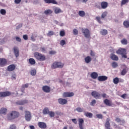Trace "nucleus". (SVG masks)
<instances>
[{
  "label": "nucleus",
  "mask_w": 129,
  "mask_h": 129,
  "mask_svg": "<svg viewBox=\"0 0 129 129\" xmlns=\"http://www.w3.org/2000/svg\"><path fill=\"white\" fill-rule=\"evenodd\" d=\"M127 3H128V0H122L121 2V6H123V5L127 4Z\"/></svg>",
  "instance_id": "49530a36"
},
{
  "label": "nucleus",
  "mask_w": 129,
  "mask_h": 129,
  "mask_svg": "<svg viewBox=\"0 0 129 129\" xmlns=\"http://www.w3.org/2000/svg\"><path fill=\"white\" fill-rule=\"evenodd\" d=\"M100 34L103 36H105L107 34V30L106 29H102L100 31Z\"/></svg>",
  "instance_id": "7c9ffc66"
},
{
  "label": "nucleus",
  "mask_w": 129,
  "mask_h": 129,
  "mask_svg": "<svg viewBox=\"0 0 129 129\" xmlns=\"http://www.w3.org/2000/svg\"><path fill=\"white\" fill-rule=\"evenodd\" d=\"M34 56L37 60H38V61H45L46 60V56L40 52H34Z\"/></svg>",
  "instance_id": "f03ea898"
},
{
  "label": "nucleus",
  "mask_w": 129,
  "mask_h": 129,
  "mask_svg": "<svg viewBox=\"0 0 129 129\" xmlns=\"http://www.w3.org/2000/svg\"><path fill=\"white\" fill-rule=\"evenodd\" d=\"M121 43L122 45H126L127 44V40L126 39L124 38L122 40H121Z\"/></svg>",
  "instance_id": "ea45409f"
},
{
  "label": "nucleus",
  "mask_w": 129,
  "mask_h": 129,
  "mask_svg": "<svg viewBox=\"0 0 129 129\" xmlns=\"http://www.w3.org/2000/svg\"><path fill=\"white\" fill-rule=\"evenodd\" d=\"M98 80L99 81H105L107 80V77L105 76H100L98 77Z\"/></svg>",
  "instance_id": "f3484780"
},
{
  "label": "nucleus",
  "mask_w": 129,
  "mask_h": 129,
  "mask_svg": "<svg viewBox=\"0 0 129 129\" xmlns=\"http://www.w3.org/2000/svg\"><path fill=\"white\" fill-rule=\"evenodd\" d=\"M104 103L108 106H111V105H112V103L111 102V101L107 99H105V100H104Z\"/></svg>",
  "instance_id": "6ab92c4d"
},
{
  "label": "nucleus",
  "mask_w": 129,
  "mask_h": 129,
  "mask_svg": "<svg viewBox=\"0 0 129 129\" xmlns=\"http://www.w3.org/2000/svg\"><path fill=\"white\" fill-rule=\"evenodd\" d=\"M126 72H127V68L123 69L121 72V75H125V74H126Z\"/></svg>",
  "instance_id": "f704fd0d"
},
{
  "label": "nucleus",
  "mask_w": 129,
  "mask_h": 129,
  "mask_svg": "<svg viewBox=\"0 0 129 129\" xmlns=\"http://www.w3.org/2000/svg\"><path fill=\"white\" fill-rule=\"evenodd\" d=\"M51 67L52 69H56V68H63V67H64V63L61 62L55 61L52 64Z\"/></svg>",
  "instance_id": "7ed1b4c3"
},
{
  "label": "nucleus",
  "mask_w": 129,
  "mask_h": 129,
  "mask_svg": "<svg viewBox=\"0 0 129 129\" xmlns=\"http://www.w3.org/2000/svg\"><path fill=\"white\" fill-rule=\"evenodd\" d=\"M7 63H8V61L6 58H0V66L1 67H5V66L7 65Z\"/></svg>",
  "instance_id": "6e6552de"
},
{
  "label": "nucleus",
  "mask_w": 129,
  "mask_h": 129,
  "mask_svg": "<svg viewBox=\"0 0 129 129\" xmlns=\"http://www.w3.org/2000/svg\"><path fill=\"white\" fill-rule=\"evenodd\" d=\"M116 53L118 55H122L123 54H126V49L124 48H119L118 50H117L116 51Z\"/></svg>",
  "instance_id": "0eeeda50"
},
{
  "label": "nucleus",
  "mask_w": 129,
  "mask_h": 129,
  "mask_svg": "<svg viewBox=\"0 0 129 129\" xmlns=\"http://www.w3.org/2000/svg\"><path fill=\"white\" fill-rule=\"evenodd\" d=\"M106 16H107V12H104L102 14L101 18V19H104V18H105V17H106Z\"/></svg>",
  "instance_id": "79ce46f5"
},
{
  "label": "nucleus",
  "mask_w": 129,
  "mask_h": 129,
  "mask_svg": "<svg viewBox=\"0 0 129 129\" xmlns=\"http://www.w3.org/2000/svg\"><path fill=\"white\" fill-rule=\"evenodd\" d=\"M21 2H22V0H15L14 3L16 4L17 5H19V4L21 3Z\"/></svg>",
  "instance_id": "4d7b16f0"
},
{
  "label": "nucleus",
  "mask_w": 129,
  "mask_h": 129,
  "mask_svg": "<svg viewBox=\"0 0 129 129\" xmlns=\"http://www.w3.org/2000/svg\"><path fill=\"white\" fill-rule=\"evenodd\" d=\"M12 79H13L14 80H16L17 78V75L16 74H13L11 77Z\"/></svg>",
  "instance_id": "864d4df0"
},
{
  "label": "nucleus",
  "mask_w": 129,
  "mask_h": 129,
  "mask_svg": "<svg viewBox=\"0 0 129 129\" xmlns=\"http://www.w3.org/2000/svg\"><path fill=\"white\" fill-rule=\"evenodd\" d=\"M7 112H8V110L7 108H2L0 109L1 114H7Z\"/></svg>",
  "instance_id": "393cba45"
},
{
  "label": "nucleus",
  "mask_w": 129,
  "mask_h": 129,
  "mask_svg": "<svg viewBox=\"0 0 129 129\" xmlns=\"http://www.w3.org/2000/svg\"><path fill=\"white\" fill-rule=\"evenodd\" d=\"M37 73V71L36 70H32L31 71V75H32V76H35Z\"/></svg>",
  "instance_id": "a18cd8bd"
},
{
  "label": "nucleus",
  "mask_w": 129,
  "mask_h": 129,
  "mask_svg": "<svg viewBox=\"0 0 129 129\" xmlns=\"http://www.w3.org/2000/svg\"><path fill=\"white\" fill-rule=\"evenodd\" d=\"M91 60H92V59L89 56H88L85 58V61L87 64H88V63H90V62H91Z\"/></svg>",
  "instance_id": "bb28decb"
},
{
  "label": "nucleus",
  "mask_w": 129,
  "mask_h": 129,
  "mask_svg": "<svg viewBox=\"0 0 129 129\" xmlns=\"http://www.w3.org/2000/svg\"><path fill=\"white\" fill-rule=\"evenodd\" d=\"M20 116V112L17 111H11L8 115V118L9 120H13V119H16Z\"/></svg>",
  "instance_id": "f257e3e1"
},
{
  "label": "nucleus",
  "mask_w": 129,
  "mask_h": 129,
  "mask_svg": "<svg viewBox=\"0 0 129 129\" xmlns=\"http://www.w3.org/2000/svg\"><path fill=\"white\" fill-rule=\"evenodd\" d=\"M26 103H28V100H27L18 101L16 102V104H18V105H24V104H26Z\"/></svg>",
  "instance_id": "412c9836"
},
{
  "label": "nucleus",
  "mask_w": 129,
  "mask_h": 129,
  "mask_svg": "<svg viewBox=\"0 0 129 129\" xmlns=\"http://www.w3.org/2000/svg\"><path fill=\"white\" fill-rule=\"evenodd\" d=\"M16 128H17V126H16V125H15V124H12L10 126V129H16Z\"/></svg>",
  "instance_id": "3c124183"
},
{
  "label": "nucleus",
  "mask_w": 129,
  "mask_h": 129,
  "mask_svg": "<svg viewBox=\"0 0 129 129\" xmlns=\"http://www.w3.org/2000/svg\"><path fill=\"white\" fill-rule=\"evenodd\" d=\"M23 39L24 40H28V35H23Z\"/></svg>",
  "instance_id": "69168bd1"
},
{
  "label": "nucleus",
  "mask_w": 129,
  "mask_h": 129,
  "mask_svg": "<svg viewBox=\"0 0 129 129\" xmlns=\"http://www.w3.org/2000/svg\"><path fill=\"white\" fill-rule=\"evenodd\" d=\"M84 115H85V116H86L87 117H89L90 118H91L92 116H93V114H92V113L86 112L84 113Z\"/></svg>",
  "instance_id": "a878e982"
},
{
  "label": "nucleus",
  "mask_w": 129,
  "mask_h": 129,
  "mask_svg": "<svg viewBox=\"0 0 129 129\" xmlns=\"http://www.w3.org/2000/svg\"><path fill=\"white\" fill-rule=\"evenodd\" d=\"M49 54L50 55H55V54H56V52L54 50H51L49 51Z\"/></svg>",
  "instance_id": "13d9d810"
},
{
  "label": "nucleus",
  "mask_w": 129,
  "mask_h": 129,
  "mask_svg": "<svg viewBox=\"0 0 129 129\" xmlns=\"http://www.w3.org/2000/svg\"><path fill=\"white\" fill-rule=\"evenodd\" d=\"M32 116H31V112L28 111H25V119L27 121H30L31 120Z\"/></svg>",
  "instance_id": "9d476101"
},
{
  "label": "nucleus",
  "mask_w": 129,
  "mask_h": 129,
  "mask_svg": "<svg viewBox=\"0 0 129 129\" xmlns=\"http://www.w3.org/2000/svg\"><path fill=\"white\" fill-rule=\"evenodd\" d=\"M109 121H110V119L109 118L106 119V121L105 123V128H110V123H109Z\"/></svg>",
  "instance_id": "4be33fe9"
},
{
  "label": "nucleus",
  "mask_w": 129,
  "mask_h": 129,
  "mask_svg": "<svg viewBox=\"0 0 129 129\" xmlns=\"http://www.w3.org/2000/svg\"><path fill=\"white\" fill-rule=\"evenodd\" d=\"M101 9H105L107 7H108V3L105 2H102L101 3Z\"/></svg>",
  "instance_id": "a211bd4d"
},
{
  "label": "nucleus",
  "mask_w": 129,
  "mask_h": 129,
  "mask_svg": "<svg viewBox=\"0 0 129 129\" xmlns=\"http://www.w3.org/2000/svg\"><path fill=\"white\" fill-rule=\"evenodd\" d=\"M12 95V93L10 91L0 92V98H4Z\"/></svg>",
  "instance_id": "39448f33"
},
{
  "label": "nucleus",
  "mask_w": 129,
  "mask_h": 129,
  "mask_svg": "<svg viewBox=\"0 0 129 129\" xmlns=\"http://www.w3.org/2000/svg\"><path fill=\"white\" fill-rule=\"evenodd\" d=\"M96 103V101L95 100H93L91 102V105H93V106Z\"/></svg>",
  "instance_id": "680f3d73"
},
{
  "label": "nucleus",
  "mask_w": 129,
  "mask_h": 129,
  "mask_svg": "<svg viewBox=\"0 0 129 129\" xmlns=\"http://www.w3.org/2000/svg\"><path fill=\"white\" fill-rule=\"evenodd\" d=\"M45 4H53V5H57V2L55 0H44Z\"/></svg>",
  "instance_id": "5701e85b"
},
{
  "label": "nucleus",
  "mask_w": 129,
  "mask_h": 129,
  "mask_svg": "<svg viewBox=\"0 0 129 129\" xmlns=\"http://www.w3.org/2000/svg\"><path fill=\"white\" fill-rule=\"evenodd\" d=\"M123 25L124 26L125 28H129V21H124Z\"/></svg>",
  "instance_id": "e433bc0d"
},
{
  "label": "nucleus",
  "mask_w": 129,
  "mask_h": 129,
  "mask_svg": "<svg viewBox=\"0 0 129 129\" xmlns=\"http://www.w3.org/2000/svg\"><path fill=\"white\" fill-rule=\"evenodd\" d=\"M42 90L46 93H49L51 92V88L49 86H43L42 87Z\"/></svg>",
  "instance_id": "1a4fd4ad"
},
{
  "label": "nucleus",
  "mask_w": 129,
  "mask_h": 129,
  "mask_svg": "<svg viewBox=\"0 0 129 129\" xmlns=\"http://www.w3.org/2000/svg\"><path fill=\"white\" fill-rule=\"evenodd\" d=\"M23 27V24H19L17 27L16 29L17 30H19L20 28H22Z\"/></svg>",
  "instance_id": "0e129e2a"
},
{
  "label": "nucleus",
  "mask_w": 129,
  "mask_h": 129,
  "mask_svg": "<svg viewBox=\"0 0 129 129\" xmlns=\"http://www.w3.org/2000/svg\"><path fill=\"white\" fill-rule=\"evenodd\" d=\"M79 121V126L80 127V129H84L83 128V123H84V120L83 118H79L78 119Z\"/></svg>",
  "instance_id": "f8f14e48"
},
{
  "label": "nucleus",
  "mask_w": 129,
  "mask_h": 129,
  "mask_svg": "<svg viewBox=\"0 0 129 129\" xmlns=\"http://www.w3.org/2000/svg\"><path fill=\"white\" fill-rule=\"evenodd\" d=\"M91 95L92 96L94 97V98H96V99H100V98H101L100 97V94L95 91H93V92H92Z\"/></svg>",
  "instance_id": "423d86ee"
},
{
  "label": "nucleus",
  "mask_w": 129,
  "mask_h": 129,
  "mask_svg": "<svg viewBox=\"0 0 129 129\" xmlns=\"http://www.w3.org/2000/svg\"><path fill=\"white\" fill-rule=\"evenodd\" d=\"M38 125L40 128L45 129L47 127V124L44 122H39Z\"/></svg>",
  "instance_id": "ddd939ff"
},
{
  "label": "nucleus",
  "mask_w": 129,
  "mask_h": 129,
  "mask_svg": "<svg viewBox=\"0 0 129 129\" xmlns=\"http://www.w3.org/2000/svg\"><path fill=\"white\" fill-rule=\"evenodd\" d=\"M63 97H72L74 96V93L73 92H64L62 95Z\"/></svg>",
  "instance_id": "9b49d317"
},
{
  "label": "nucleus",
  "mask_w": 129,
  "mask_h": 129,
  "mask_svg": "<svg viewBox=\"0 0 129 129\" xmlns=\"http://www.w3.org/2000/svg\"><path fill=\"white\" fill-rule=\"evenodd\" d=\"M121 97L122 98H123V99H125V97H126V94H124L121 96Z\"/></svg>",
  "instance_id": "774afa93"
},
{
  "label": "nucleus",
  "mask_w": 129,
  "mask_h": 129,
  "mask_svg": "<svg viewBox=\"0 0 129 129\" xmlns=\"http://www.w3.org/2000/svg\"><path fill=\"white\" fill-rule=\"evenodd\" d=\"M0 14H1V15L3 16H5L7 14V11L5 9H1L0 10Z\"/></svg>",
  "instance_id": "58836bf2"
},
{
  "label": "nucleus",
  "mask_w": 129,
  "mask_h": 129,
  "mask_svg": "<svg viewBox=\"0 0 129 129\" xmlns=\"http://www.w3.org/2000/svg\"><path fill=\"white\" fill-rule=\"evenodd\" d=\"M96 20L99 23V24H102V22L101 21V17L97 16L96 17Z\"/></svg>",
  "instance_id": "4c0bfd02"
},
{
  "label": "nucleus",
  "mask_w": 129,
  "mask_h": 129,
  "mask_svg": "<svg viewBox=\"0 0 129 129\" xmlns=\"http://www.w3.org/2000/svg\"><path fill=\"white\" fill-rule=\"evenodd\" d=\"M96 116L98 118H100V119H102V118L103 117L102 116V114H98L96 115Z\"/></svg>",
  "instance_id": "5fc2aeb1"
},
{
  "label": "nucleus",
  "mask_w": 129,
  "mask_h": 129,
  "mask_svg": "<svg viewBox=\"0 0 129 129\" xmlns=\"http://www.w3.org/2000/svg\"><path fill=\"white\" fill-rule=\"evenodd\" d=\"M58 101L59 104H62V105L66 104V103H67L68 102L67 100L65 99H62V98L58 99Z\"/></svg>",
  "instance_id": "dca6fc26"
},
{
  "label": "nucleus",
  "mask_w": 129,
  "mask_h": 129,
  "mask_svg": "<svg viewBox=\"0 0 129 129\" xmlns=\"http://www.w3.org/2000/svg\"><path fill=\"white\" fill-rule=\"evenodd\" d=\"M72 121H73V122H74V123H75V124H77V119L76 118L72 119Z\"/></svg>",
  "instance_id": "052dcab7"
},
{
  "label": "nucleus",
  "mask_w": 129,
  "mask_h": 129,
  "mask_svg": "<svg viewBox=\"0 0 129 129\" xmlns=\"http://www.w3.org/2000/svg\"><path fill=\"white\" fill-rule=\"evenodd\" d=\"M40 50H41V52H44L46 51V48H45V47H41Z\"/></svg>",
  "instance_id": "338daca9"
},
{
  "label": "nucleus",
  "mask_w": 129,
  "mask_h": 129,
  "mask_svg": "<svg viewBox=\"0 0 129 129\" xmlns=\"http://www.w3.org/2000/svg\"><path fill=\"white\" fill-rule=\"evenodd\" d=\"M76 110L78 112H83L84 108L79 107L76 108Z\"/></svg>",
  "instance_id": "c9c22d12"
},
{
  "label": "nucleus",
  "mask_w": 129,
  "mask_h": 129,
  "mask_svg": "<svg viewBox=\"0 0 129 129\" xmlns=\"http://www.w3.org/2000/svg\"><path fill=\"white\" fill-rule=\"evenodd\" d=\"M42 112L43 114H49L50 111L49 110V108L48 107H45L43 109Z\"/></svg>",
  "instance_id": "cd10ccee"
},
{
  "label": "nucleus",
  "mask_w": 129,
  "mask_h": 129,
  "mask_svg": "<svg viewBox=\"0 0 129 129\" xmlns=\"http://www.w3.org/2000/svg\"><path fill=\"white\" fill-rule=\"evenodd\" d=\"M73 33L74 34V35H78V30L76 29H74L73 31Z\"/></svg>",
  "instance_id": "09e8293b"
},
{
  "label": "nucleus",
  "mask_w": 129,
  "mask_h": 129,
  "mask_svg": "<svg viewBox=\"0 0 129 129\" xmlns=\"http://www.w3.org/2000/svg\"><path fill=\"white\" fill-rule=\"evenodd\" d=\"M48 114L49 115V116H50V117H54V116H55V112H53V111H49V112L48 113Z\"/></svg>",
  "instance_id": "37998d69"
},
{
  "label": "nucleus",
  "mask_w": 129,
  "mask_h": 129,
  "mask_svg": "<svg viewBox=\"0 0 129 129\" xmlns=\"http://www.w3.org/2000/svg\"><path fill=\"white\" fill-rule=\"evenodd\" d=\"M110 58L114 61H118V56L113 53L110 54Z\"/></svg>",
  "instance_id": "aec40b11"
},
{
  "label": "nucleus",
  "mask_w": 129,
  "mask_h": 129,
  "mask_svg": "<svg viewBox=\"0 0 129 129\" xmlns=\"http://www.w3.org/2000/svg\"><path fill=\"white\" fill-rule=\"evenodd\" d=\"M55 14H59V13H62V11H61V9L58 8H55L54 9Z\"/></svg>",
  "instance_id": "2f4dec72"
},
{
  "label": "nucleus",
  "mask_w": 129,
  "mask_h": 129,
  "mask_svg": "<svg viewBox=\"0 0 129 129\" xmlns=\"http://www.w3.org/2000/svg\"><path fill=\"white\" fill-rule=\"evenodd\" d=\"M118 66V64L115 61H114L112 63V67H113V68H116V67H117Z\"/></svg>",
  "instance_id": "a19ab883"
},
{
  "label": "nucleus",
  "mask_w": 129,
  "mask_h": 129,
  "mask_svg": "<svg viewBox=\"0 0 129 129\" xmlns=\"http://www.w3.org/2000/svg\"><path fill=\"white\" fill-rule=\"evenodd\" d=\"M55 113L57 115H59V116H61V115H63V113L61 112L60 111H56Z\"/></svg>",
  "instance_id": "603ef678"
},
{
  "label": "nucleus",
  "mask_w": 129,
  "mask_h": 129,
  "mask_svg": "<svg viewBox=\"0 0 129 129\" xmlns=\"http://www.w3.org/2000/svg\"><path fill=\"white\" fill-rule=\"evenodd\" d=\"M66 44V41H65V40H61L60 41V46H64V45Z\"/></svg>",
  "instance_id": "de8ad7c7"
},
{
  "label": "nucleus",
  "mask_w": 129,
  "mask_h": 129,
  "mask_svg": "<svg viewBox=\"0 0 129 129\" xmlns=\"http://www.w3.org/2000/svg\"><path fill=\"white\" fill-rule=\"evenodd\" d=\"M113 82L114 84H118V83L119 82V79L118 78L116 77L113 79Z\"/></svg>",
  "instance_id": "473e14b6"
},
{
  "label": "nucleus",
  "mask_w": 129,
  "mask_h": 129,
  "mask_svg": "<svg viewBox=\"0 0 129 129\" xmlns=\"http://www.w3.org/2000/svg\"><path fill=\"white\" fill-rule=\"evenodd\" d=\"M115 121H116V122H120V121H121V120L120 118L117 117L115 119Z\"/></svg>",
  "instance_id": "e2e57ef3"
},
{
  "label": "nucleus",
  "mask_w": 129,
  "mask_h": 129,
  "mask_svg": "<svg viewBox=\"0 0 129 129\" xmlns=\"http://www.w3.org/2000/svg\"><path fill=\"white\" fill-rule=\"evenodd\" d=\"M90 76L92 79H96V78L98 77V74L96 72H92Z\"/></svg>",
  "instance_id": "b1692460"
},
{
  "label": "nucleus",
  "mask_w": 129,
  "mask_h": 129,
  "mask_svg": "<svg viewBox=\"0 0 129 129\" xmlns=\"http://www.w3.org/2000/svg\"><path fill=\"white\" fill-rule=\"evenodd\" d=\"M29 63L31 64V65H35L36 64V60L33 58H30L29 59Z\"/></svg>",
  "instance_id": "c85d7f7f"
},
{
  "label": "nucleus",
  "mask_w": 129,
  "mask_h": 129,
  "mask_svg": "<svg viewBox=\"0 0 129 129\" xmlns=\"http://www.w3.org/2000/svg\"><path fill=\"white\" fill-rule=\"evenodd\" d=\"M13 50L14 51V54L16 58H18L20 56V51H19V48L17 47H14L13 48Z\"/></svg>",
  "instance_id": "4468645a"
},
{
  "label": "nucleus",
  "mask_w": 129,
  "mask_h": 129,
  "mask_svg": "<svg viewBox=\"0 0 129 129\" xmlns=\"http://www.w3.org/2000/svg\"><path fill=\"white\" fill-rule=\"evenodd\" d=\"M59 35L60 37H64V36H65V32H64V31H60Z\"/></svg>",
  "instance_id": "8fccbe9b"
},
{
  "label": "nucleus",
  "mask_w": 129,
  "mask_h": 129,
  "mask_svg": "<svg viewBox=\"0 0 129 129\" xmlns=\"http://www.w3.org/2000/svg\"><path fill=\"white\" fill-rule=\"evenodd\" d=\"M44 13L45 15H50L52 14V13H53V11L50 9H48V10H45Z\"/></svg>",
  "instance_id": "72a5a7b5"
},
{
  "label": "nucleus",
  "mask_w": 129,
  "mask_h": 129,
  "mask_svg": "<svg viewBox=\"0 0 129 129\" xmlns=\"http://www.w3.org/2000/svg\"><path fill=\"white\" fill-rule=\"evenodd\" d=\"M16 41H17V42H22V39H21V38L18 36L16 37Z\"/></svg>",
  "instance_id": "bf43d9fd"
},
{
  "label": "nucleus",
  "mask_w": 129,
  "mask_h": 129,
  "mask_svg": "<svg viewBox=\"0 0 129 129\" xmlns=\"http://www.w3.org/2000/svg\"><path fill=\"white\" fill-rule=\"evenodd\" d=\"M78 15L80 16V17H85V12L84 11H79Z\"/></svg>",
  "instance_id": "c756f323"
},
{
  "label": "nucleus",
  "mask_w": 129,
  "mask_h": 129,
  "mask_svg": "<svg viewBox=\"0 0 129 129\" xmlns=\"http://www.w3.org/2000/svg\"><path fill=\"white\" fill-rule=\"evenodd\" d=\"M53 35H54V32L52 31H48L47 34V36H48V37H51V36H53Z\"/></svg>",
  "instance_id": "c03bdc74"
},
{
  "label": "nucleus",
  "mask_w": 129,
  "mask_h": 129,
  "mask_svg": "<svg viewBox=\"0 0 129 129\" xmlns=\"http://www.w3.org/2000/svg\"><path fill=\"white\" fill-rule=\"evenodd\" d=\"M22 88H28L29 87V84H25L22 85Z\"/></svg>",
  "instance_id": "6e6d98bb"
},
{
  "label": "nucleus",
  "mask_w": 129,
  "mask_h": 129,
  "mask_svg": "<svg viewBox=\"0 0 129 129\" xmlns=\"http://www.w3.org/2000/svg\"><path fill=\"white\" fill-rule=\"evenodd\" d=\"M16 69V66L15 64H11L7 68V70L9 72L14 71Z\"/></svg>",
  "instance_id": "2eb2a0df"
},
{
  "label": "nucleus",
  "mask_w": 129,
  "mask_h": 129,
  "mask_svg": "<svg viewBox=\"0 0 129 129\" xmlns=\"http://www.w3.org/2000/svg\"><path fill=\"white\" fill-rule=\"evenodd\" d=\"M82 32L85 38H90V31L87 28H82Z\"/></svg>",
  "instance_id": "20e7f679"
}]
</instances>
